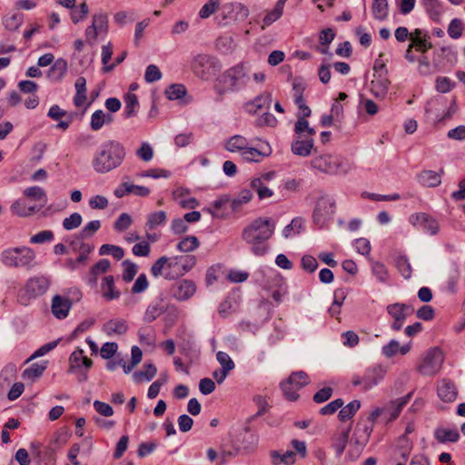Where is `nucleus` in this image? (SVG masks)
<instances>
[{
    "label": "nucleus",
    "mask_w": 465,
    "mask_h": 465,
    "mask_svg": "<svg viewBox=\"0 0 465 465\" xmlns=\"http://www.w3.org/2000/svg\"><path fill=\"white\" fill-rule=\"evenodd\" d=\"M275 230V223L269 217H259L246 225L242 231V240L251 246L257 256H263L269 250L268 240Z\"/></svg>",
    "instance_id": "nucleus-1"
},
{
    "label": "nucleus",
    "mask_w": 465,
    "mask_h": 465,
    "mask_svg": "<svg viewBox=\"0 0 465 465\" xmlns=\"http://www.w3.org/2000/svg\"><path fill=\"white\" fill-rule=\"evenodd\" d=\"M126 156V149L123 143L115 140L103 143L96 151L92 165L99 173H106L118 168Z\"/></svg>",
    "instance_id": "nucleus-2"
},
{
    "label": "nucleus",
    "mask_w": 465,
    "mask_h": 465,
    "mask_svg": "<svg viewBox=\"0 0 465 465\" xmlns=\"http://www.w3.org/2000/svg\"><path fill=\"white\" fill-rule=\"evenodd\" d=\"M249 76L242 64H237L224 71L218 76L215 90L222 96L226 93L235 92L243 87Z\"/></svg>",
    "instance_id": "nucleus-3"
},
{
    "label": "nucleus",
    "mask_w": 465,
    "mask_h": 465,
    "mask_svg": "<svg viewBox=\"0 0 465 465\" xmlns=\"http://www.w3.org/2000/svg\"><path fill=\"white\" fill-rule=\"evenodd\" d=\"M35 252L27 246L8 248L1 253V262L7 267L32 270L35 265Z\"/></svg>",
    "instance_id": "nucleus-4"
},
{
    "label": "nucleus",
    "mask_w": 465,
    "mask_h": 465,
    "mask_svg": "<svg viewBox=\"0 0 465 465\" xmlns=\"http://www.w3.org/2000/svg\"><path fill=\"white\" fill-rule=\"evenodd\" d=\"M50 286V280L45 275L29 278L24 288L20 290L17 301L22 305H27L32 299L45 294Z\"/></svg>",
    "instance_id": "nucleus-5"
},
{
    "label": "nucleus",
    "mask_w": 465,
    "mask_h": 465,
    "mask_svg": "<svg viewBox=\"0 0 465 465\" xmlns=\"http://www.w3.org/2000/svg\"><path fill=\"white\" fill-rule=\"evenodd\" d=\"M151 273L154 277L163 275L166 279H175L185 273L180 263L178 256L167 258L160 257L151 268Z\"/></svg>",
    "instance_id": "nucleus-6"
},
{
    "label": "nucleus",
    "mask_w": 465,
    "mask_h": 465,
    "mask_svg": "<svg viewBox=\"0 0 465 465\" xmlns=\"http://www.w3.org/2000/svg\"><path fill=\"white\" fill-rule=\"evenodd\" d=\"M191 68L196 76L206 81L216 74L220 64L216 58L209 54H198L193 59Z\"/></svg>",
    "instance_id": "nucleus-7"
},
{
    "label": "nucleus",
    "mask_w": 465,
    "mask_h": 465,
    "mask_svg": "<svg viewBox=\"0 0 465 465\" xmlns=\"http://www.w3.org/2000/svg\"><path fill=\"white\" fill-rule=\"evenodd\" d=\"M385 372L381 365H374L366 369L362 375L354 374L351 383L355 387L361 386L362 391H367L383 380Z\"/></svg>",
    "instance_id": "nucleus-8"
},
{
    "label": "nucleus",
    "mask_w": 465,
    "mask_h": 465,
    "mask_svg": "<svg viewBox=\"0 0 465 465\" xmlns=\"http://www.w3.org/2000/svg\"><path fill=\"white\" fill-rule=\"evenodd\" d=\"M311 165L313 169L327 174H338L347 172L343 168L342 161L332 154L316 156L311 161Z\"/></svg>",
    "instance_id": "nucleus-9"
},
{
    "label": "nucleus",
    "mask_w": 465,
    "mask_h": 465,
    "mask_svg": "<svg viewBox=\"0 0 465 465\" xmlns=\"http://www.w3.org/2000/svg\"><path fill=\"white\" fill-rule=\"evenodd\" d=\"M443 361L441 351L439 348H433L425 354L418 365V371L426 376L435 375L441 369Z\"/></svg>",
    "instance_id": "nucleus-10"
},
{
    "label": "nucleus",
    "mask_w": 465,
    "mask_h": 465,
    "mask_svg": "<svg viewBox=\"0 0 465 465\" xmlns=\"http://www.w3.org/2000/svg\"><path fill=\"white\" fill-rule=\"evenodd\" d=\"M310 382L308 374L302 371L292 372L290 377L281 383V389L286 400L294 401L298 400L299 394L296 391H291V387L295 385L296 390H300Z\"/></svg>",
    "instance_id": "nucleus-11"
},
{
    "label": "nucleus",
    "mask_w": 465,
    "mask_h": 465,
    "mask_svg": "<svg viewBox=\"0 0 465 465\" xmlns=\"http://www.w3.org/2000/svg\"><path fill=\"white\" fill-rule=\"evenodd\" d=\"M335 212V202L330 196L320 197L313 211L312 218L314 223L322 226Z\"/></svg>",
    "instance_id": "nucleus-12"
},
{
    "label": "nucleus",
    "mask_w": 465,
    "mask_h": 465,
    "mask_svg": "<svg viewBox=\"0 0 465 465\" xmlns=\"http://www.w3.org/2000/svg\"><path fill=\"white\" fill-rule=\"evenodd\" d=\"M413 308L404 303H393L387 307L388 313L393 318L394 322L391 328L394 331H400L403 326L404 321L407 316L413 312Z\"/></svg>",
    "instance_id": "nucleus-13"
},
{
    "label": "nucleus",
    "mask_w": 465,
    "mask_h": 465,
    "mask_svg": "<svg viewBox=\"0 0 465 465\" xmlns=\"http://www.w3.org/2000/svg\"><path fill=\"white\" fill-rule=\"evenodd\" d=\"M196 292V285L191 280H181L174 282L171 288L172 295L180 301L190 299Z\"/></svg>",
    "instance_id": "nucleus-14"
},
{
    "label": "nucleus",
    "mask_w": 465,
    "mask_h": 465,
    "mask_svg": "<svg viewBox=\"0 0 465 465\" xmlns=\"http://www.w3.org/2000/svg\"><path fill=\"white\" fill-rule=\"evenodd\" d=\"M410 223L414 226H420L431 235L439 232V224L435 219L425 213L412 214Z\"/></svg>",
    "instance_id": "nucleus-15"
},
{
    "label": "nucleus",
    "mask_w": 465,
    "mask_h": 465,
    "mask_svg": "<svg viewBox=\"0 0 465 465\" xmlns=\"http://www.w3.org/2000/svg\"><path fill=\"white\" fill-rule=\"evenodd\" d=\"M272 173H267L260 177L253 178L250 183L252 190L255 191L260 200H263L272 196L273 192L268 186L265 185V182L271 180Z\"/></svg>",
    "instance_id": "nucleus-16"
},
{
    "label": "nucleus",
    "mask_w": 465,
    "mask_h": 465,
    "mask_svg": "<svg viewBox=\"0 0 465 465\" xmlns=\"http://www.w3.org/2000/svg\"><path fill=\"white\" fill-rule=\"evenodd\" d=\"M72 307V301L69 298L55 295L52 299V313L57 319H64Z\"/></svg>",
    "instance_id": "nucleus-17"
},
{
    "label": "nucleus",
    "mask_w": 465,
    "mask_h": 465,
    "mask_svg": "<svg viewBox=\"0 0 465 465\" xmlns=\"http://www.w3.org/2000/svg\"><path fill=\"white\" fill-rule=\"evenodd\" d=\"M351 432V427H341L331 437V447L334 449L336 455L341 456L348 443L349 435Z\"/></svg>",
    "instance_id": "nucleus-18"
},
{
    "label": "nucleus",
    "mask_w": 465,
    "mask_h": 465,
    "mask_svg": "<svg viewBox=\"0 0 465 465\" xmlns=\"http://www.w3.org/2000/svg\"><path fill=\"white\" fill-rule=\"evenodd\" d=\"M313 149V139L312 136H303L302 138H297L292 143V152L294 154L300 156H308L311 154L312 150Z\"/></svg>",
    "instance_id": "nucleus-19"
},
{
    "label": "nucleus",
    "mask_w": 465,
    "mask_h": 465,
    "mask_svg": "<svg viewBox=\"0 0 465 465\" xmlns=\"http://www.w3.org/2000/svg\"><path fill=\"white\" fill-rule=\"evenodd\" d=\"M390 84L391 82L386 75L379 74L371 82V92L375 97L383 99L388 93Z\"/></svg>",
    "instance_id": "nucleus-20"
},
{
    "label": "nucleus",
    "mask_w": 465,
    "mask_h": 465,
    "mask_svg": "<svg viewBox=\"0 0 465 465\" xmlns=\"http://www.w3.org/2000/svg\"><path fill=\"white\" fill-rule=\"evenodd\" d=\"M272 103V95L269 93H264L257 96L253 101L248 102L244 104V109L249 114H256L260 110L268 109Z\"/></svg>",
    "instance_id": "nucleus-21"
},
{
    "label": "nucleus",
    "mask_w": 465,
    "mask_h": 465,
    "mask_svg": "<svg viewBox=\"0 0 465 465\" xmlns=\"http://www.w3.org/2000/svg\"><path fill=\"white\" fill-rule=\"evenodd\" d=\"M438 395L446 402H450L456 399L457 389L455 384L450 381L443 379L438 385Z\"/></svg>",
    "instance_id": "nucleus-22"
},
{
    "label": "nucleus",
    "mask_w": 465,
    "mask_h": 465,
    "mask_svg": "<svg viewBox=\"0 0 465 465\" xmlns=\"http://www.w3.org/2000/svg\"><path fill=\"white\" fill-rule=\"evenodd\" d=\"M128 330L127 322L123 319H114L105 322L103 331L108 335H123Z\"/></svg>",
    "instance_id": "nucleus-23"
},
{
    "label": "nucleus",
    "mask_w": 465,
    "mask_h": 465,
    "mask_svg": "<svg viewBox=\"0 0 465 465\" xmlns=\"http://www.w3.org/2000/svg\"><path fill=\"white\" fill-rule=\"evenodd\" d=\"M101 291L103 297L106 301L115 300L120 297V292L116 290L114 285V279L112 275L105 276L103 279L101 283Z\"/></svg>",
    "instance_id": "nucleus-24"
},
{
    "label": "nucleus",
    "mask_w": 465,
    "mask_h": 465,
    "mask_svg": "<svg viewBox=\"0 0 465 465\" xmlns=\"http://www.w3.org/2000/svg\"><path fill=\"white\" fill-rule=\"evenodd\" d=\"M434 438L440 443L457 442L460 439V433L456 429L439 427L434 430Z\"/></svg>",
    "instance_id": "nucleus-25"
},
{
    "label": "nucleus",
    "mask_w": 465,
    "mask_h": 465,
    "mask_svg": "<svg viewBox=\"0 0 465 465\" xmlns=\"http://www.w3.org/2000/svg\"><path fill=\"white\" fill-rule=\"evenodd\" d=\"M411 396L412 392H410L406 396L391 402L390 406L386 409V411L389 413L388 420L391 421L399 417L403 407L409 402Z\"/></svg>",
    "instance_id": "nucleus-26"
},
{
    "label": "nucleus",
    "mask_w": 465,
    "mask_h": 465,
    "mask_svg": "<svg viewBox=\"0 0 465 465\" xmlns=\"http://www.w3.org/2000/svg\"><path fill=\"white\" fill-rule=\"evenodd\" d=\"M70 365L72 370L79 369L82 366L88 370L92 367L93 361L90 358L84 356V351L78 348L70 356Z\"/></svg>",
    "instance_id": "nucleus-27"
},
{
    "label": "nucleus",
    "mask_w": 465,
    "mask_h": 465,
    "mask_svg": "<svg viewBox=\"0 0 465 465\" xmlns=\"http://www.w3.org/2000/svg\"><path fill=\"white\" fill-rule=\"evenodd\" d=\"M110 268V262L107 259H102L96 262L90 270L87 275L88 282L92 285L96 284L97 277L108 271Z\"/></svg>",
    "instance_id": "nucleus-28"
},
{
    "label": "nucleus",
    "mask_w": 465,
    "mask_h": 465,
    "mask_svg": "<svg viewBox=\"0 0 465 465\" xmlns=\"http://www.w3.org/2000/svg\"><path fill=\"white\" fill-rule=\"evenodd\" d=\"M249 145L248 140L242 135H233L225 143V149L232 153H242Z\"/></svg>",
    "instance_id": "nucleus-29"
},
{
    "label": "nucleus",
    "mask_w": 465,
    "mask_h": 465,
    "mask_svg": "<svg viewBox=\"0 0 465 465\" xmlns=\"http://www.w3.org/2000/svg\"><path fill=\"white\" fill-rule=\"evenodd\" d=\"M124 116L126 119L132 118L137 114V111L139 108V102L136 94L128 93L124 96Z\"/></svg>",
    "instance_id": "nucleus-30"
},
{
    "label": "nucleus",
    "mask_w": 465,
    "mask_h": 465,
    "mask_svg": "<svg viewBox=\"0 0 465 465\" xmlns=\"http://www.w3.org/2000/svg\"><path fill=\"white\" fill-rule=\"evenodd\" d=\"M419 181L421 184L427 187H436L441 183L440 173L431 170L421 172L419 174Z\"/></svg>",
    "instance_id": "nucleus-31"
},
{
    "label": "nucleus",
    "mask_w": 465,
    "mask_h": 465,
    "mask_svg": "<svg viewBox=\"0 0 465 465\" xmlns=\"http://www.w3.org/2000/svg\"><path fill=\"white\" fill-rule=\"evenodd\" d=\"M306 117L307 116L298 115V120L295 123L294 132L296 135H299V138L313 136L315 134V130L309 126Z\"/></svg>",
    "instance_id": "nucleus-32"
},
{
    "label": "nucleus",
    "mask_w": 465,
    "mask_h": 465,
    "mask_svg": "<svg viewBox=\"0 0 465 465\" xmlns=\"http://www.w3.org/2000/svg\"><path fill=\"white\" fill-rule=\"evenodd\" d=\"M230 202L231 200L228 197H222L214 201L212 205L205 208L204 211L208 212L214 218H223L225 214L223 209L227 203H230Z\"/></svg>",
    "instance_id": "nucleus-33"
},
{
    "label": "nucleus",
    "mask_w": 465,
    "mask_h": 465,
    "mask_svg": "<svg viewBox=\"0 0 465 465\" xmlns=\"http://www.w3.org/2000/svg\"><path fill=\"white\" fill-rule=\"evenodd\" d=\"M252 198V193L251 190L243 189L242 190L237 197L233 198L230 202V207L232 211L238 212L242 205L249 203Z\"/></svg>",
    "instance_id": "nucleus-34"
},
{
    "label": "nucleus",
    "mask_w": 465,
    "mask_h": 465,
    "mask_svg": "<svg viewBox=\"0 0 465 465\" xmlns=\"http://www.w3.org/2000/svg\"><path fill=\"white\" fill-rule=\"evenodd\" d=\"M11 209L15 214L21 217L31 215L37 211L35 206L27 205L24 200L15 202Z\"/></svg>",
    "instance_id": "nucleus-35"
},
{
    "label": "nucleus",
    "mask_w": 465,
    "mask_h": 465,
    "mask_svg": "<svg viewBox=\"0 0 465 465\" xmlns=\"http://www.w3.org/2000/svg\"><path fill=\"white\" fill-rule=\"evenodd\" d=\"M361 407V402L358 400H354L343 408L339 412V419L341 421L348 420L351 419L355 413L359 411Z\"/></svg>",
    "instance_id": "nucleus-36"
},
{
    "label": "nucleus",
    "mask_w": 465,
    "mask_h": 465,
    "mask_svg": "<svg viewBox=\"0 0 465 465\" xmlns=\"http://www.w3.org/2000/svg\"><path fill=\"white\" fill-rule=\"evenodd\" d=\"M156 371H157L156 367L153 364H151V363L144 364L143 370L135 371L133 374V377L136 382H142L145 380L150 381L151 379H153L155 376Z\"/></svg>",
    "instance_id": "nucleus-37"
},
{
    "label": "nucleus",
    "mask_w": 465,
    "mask_h": 465,
    "mask_svg": "<svg viewBox=\"0 0 465 465\" xmlns=\"http://www.w3.org/2000/svg\"><path fill=\"white\" fill-rule=\"evenodd\" d=\"M185 193H187V192L183 189H177L173 192V198L183 208L194 209L197 207L199 203L195 198L190 197L187 199H183Z\"/></svg>",
    "instance_id": "nucleus-38"
},
{
    "label": "nucleus",
    "mask_w": 465,
    "mask_h": 465,
    "mask_svg": "<svg viewBox=\"0 0 465 465\" xmlns=\"http://www.w3.org/2000/svg\"><path fill=\"white\" fill-rule=\"evenodd\" d=\"M295 452L292 450H288L284 454H280L276 450L271 452L273 465H279L280 463L286 465L293 464L295 462Z\"/></svg>",
    "instance_id": "nucleus-39"
},
{
    "label": "nucleus",
    "mask_w": 465,
    "mask_h": 465,
    "mask_svg": "<svg viewBox=\"0 0 465 465\" xmlns=\"http://www.w3.org/2000/svg\"><path fill=\"white\" fill-rule=\"evenodd\" d=\"M46 369V362L34 363L23 372V378L34 381L36 378L40 377L44 371Z\"/></svg>",
    "instance_id": "nucleus-40"
},
{
    "label": "nucleus",
    "mask_w": 465,
    "mask_h": 465,
    "mask_svg": "<svg viewBox=\"0 0 465 465\" xmlns=\"http://www.w3.org/2000/svg\"><path fill=\"white\" fill-rule=\"evenodd\" d=\"M372 14L375 19L382 21L388 16L387 0H374L372 4Z\"/></svg>",
    "instance_id": "nucleus-41"
},
{
    "label": "nucleus",
    "mask_w": 465,
    "mask_h": 465,
    "mask_svg": "<svg viewBox=\"0 0 465 465\" xmlns=\"http://www.w3.org/2000/svg\"><path fill=\"white\" fill-rule=\"evenodd\" d=\"M166 222V213L164 211H158L152 213L148 215L146 222V228L150 231L153 230L158 225L163 224Z\"/></svg>",
    "instance_id": "nucleus-42"
},
{
    "label": "nucleus",
    "mask_w": 465,
    "mask_h": 465,
    "mask_svg": "<svg viewBox=\"0 0 465 465\" xmlns=\"http://www.w3.org/2000/svg\"><path fill=\"white\" fill-rule=\"evenodd\" d=\"M199 245L200 242L197 237L192 235L184 237L181 242H179L177 244V249L183 252H189L197 249Z\"/></svg>",
    "instance_id": "nucleus-43"
},
{
    "label": "nucleus",
    "mask_w": 465,
    "mask_h": 465,
    "mask_svg": "<svg viewBox=\"0 0 465 465\" xmlns=\"http://www.w3.org/2000/svg\"><path fill=\"white\" fill-rule=\"evenodd\" d=\"M424 5L430 17L434 21H439L442 13L440 3L438 0H425Z\"/></svg>",
    "instance_id": "nucleus-44"
},
{
    "label": "nucleus",
    "mask_w": 465,
    "mask_h": 465,
    "mask_svg": "<svg viewBox=\"0 0 465 465\" xmlns=\"http://www.w3.org/2000/svg\"><path fill=\"white\" fill-rule=\"evenodd\" d=\"M303 219L300 217L292 219L291 223L287 225L282 231L284 237L289 238L292 235L299 234L303 228Z\"/></svg>",
    "instance_id": "nucleus-45"
},
{
    "label": "nucleus",
    "mask_w": 465,
    "mask_h": 465,
    "mask_svg": "<svg viewBox=\"0 0 465 465\" xmlns=\"http://www.w3.org/2000/svg\"><path fill=\"white\" fill-rule=\"evenodd\" d=\"M164 312V307L161 302L152 303L146 309L144 313V320L147 322H152L156 320Z\"/></svg>",
    "instance_id": "nucleus-46"
},
{
    "label": "nucleus",
    "mask_w": 465,
    "mask_h": 465,
    "mask_svg": "<svg viewBox=\"0 0 465 465\" xmlns=\"http://www.w3.org/2000/svg\"><path fill=\"white\" fill-rule=\"evenodd\" d=\"M395 266L405 279H410L411 277L412 269L406 256L397 257L395 260Z\"/></svg>",
    "instance_id": "nucleus-47"
},
{
    "label": "nucleus",
    "mask_w": 465,
    "mask_h": 465,
    "mask_svg": "<svg viewBox=\"0 0 465 465\" xmlns=\"http://www.w3.org/2000/svg\"><path fill=\"white\" fill-rule=\"evenodd\" d=\"M99 254L100 255H108L109 254V255H112L114 258H115L117 261H120L124 257V252L123 248L116 246V245L103 244L100 247Z\"/></svg>",
    "instance_id": "nucleus-48"
},
{
    "label": "nucleus",
    "mask_w": 465,
    "mask_h": 465,
    "mask_svg": "<svg viewBox=\"0 0 465 465\" xmlns=\"http://www.w3.org/2000/svg\"><path fill=\"white\" fill-rule=\"evenodd\" d=\"M24 194L25 197L31 198L35 201H42L43 203L41 205L44 206L46 203V194L45 191L38 186L28 187L25 190Z\"/></svg>",
    "instance_id": "nucleus-49"
},
{
    "label": "nucleus",
    "mask_w": 465,
    "mask_h": 465,
    "mask_svg": "<svg viewBox=\"0 0 465 465\" xmlns=\"http://www.w3.org/2000/svg\"><path fill=\"white\" fill-rule=\"evenodd\" d=\"M67 72V63L64 59L57 60L50 68L49 75L55 78L61 79Z\"/></svg>",
    "instance_id": "nucleus-50"
},
{
    "label": "nucleus",
    "mask_w": 465,
    "mask_h": 465,
    "mask_svg": "<svg viewBox=\"0 0 465 465\" xmlns=\"http://www.w3.org/2000/svg\"><path fill=\"white\" fill-rule=\"evenodd\" d=\"M242 157L248 162H260L266 154L262 153L260 150L248 145L241 153Z\"/></svg>",
    "instance_id": "nucleus-51"
},
{
    "label": "nucleus",
    "mask_w": 465,
    "mask_h": 465,
    "mask_svg": "<svg viewBox=\"0 0 465 465\" xmlns=\"http://www.w3.org/2000/svg\"><path fill=\"white\" fill-rule=\"evenodd\" d=\"M93 27L96 28L100 33L105 34L108 28V18L104 13L95 14L92 21Z\"/></svg>",
    "instance_id": "nucleus-52"
},
{
    "label": "nucleus",
    "mask_w": 465,
    "mask_h": 465,
    "mask_svg": "<svg viewBox=\"0 0 465 465\" xmlns=\"http://www.w3.org/2000/svg\"><path fill=\"white\" fill-rule=\"evenodd\" d=\"M343 299V292L341 290L335 291L333 303L329 309V312L331 317L338 318V316L340 315Z\"/></svg>",
    "instance_id": "nucleus-53"
},
{
    "label": "nucleus",
    "mask_w": 465,
    "mask_h": 465,
    "mask_svg": "<svg viewBox=\"0 0 465 465\" xmlns=\"http://www.w3.org/2000/svg\"><path fill=\"white\" fill-rule=\"evenodd\" d=\"M23 20V15L14 14L9 17L5 18L3 24L7 30L15 31L21 26Z\"/></svg>",
    "instance_id": "nucleus-54"
},
{
    "label": "nucleus",
    "mask_w": 465,
    "mask_h": 465,
    "mask_svg": "<svg viewBox=\"0 0 465 465\" xmlns=\"http://www.w3.org/2000/svg\"><path fill=\"white\" fill-rule=\"evenodd\" d=\"M106 114L103 110H96L91 116L90 126L94 131L100 130L105 124Z\"/></svg>",
    "instance_id": "nucleus-55"
},
{
    "label": "nucleus",
    "mask_w": 465,
    "mask_h": 465,
    "mask_svg": "<svg viewBox=\"0 0 465 465\" xmlns=\"http://www.w3.org/2000/svg\"><path fill=\"white\" fill-rule=\"evenodd\" d=\"M234 46L233 38L231 35L220 36L216 40V47L223 53L232 52Z\"/></svg>",
    "instance_id": "nucleus-56"
},
{
    "label": "nucleus",
    "mask_w": 465,
    "mask_h": 465,
    "mask_svg": "<svg viewBox=\"0 0 465 465\" xmlns=\"http://www.w3.org/2000/svg\"><path fill=\"white\" fill-rule=\"evenodd\" d=\"M463 26L460 19L454 18L450 21L448 27V34L453 39H458L462 35Z\"/></svg>",
    "instance_id": "nucleus-57"
},
{
    "label": "nucleus",
    "mask_w": 465,
    "mask_h": 465,
    "mask_svg": "<svg viewBox=\"0 0 465 465\" xmlns=\"http://www.w3.org/2000/svg\"><path fill=\"white\" fill-rule=\"evenodd\" d=\"M185 93V87L183 84H172L165 91V94L169 100L182 98Z\"/></svg>",
    "instance_id": "nucleus-58"
},
{
    "label": "nucleus",
    "mask_w": 465,
    "mask_h": 465,
    "mask_svg": "<svg viewBox=\"0 0 465 465\" xmlns=\"http://www.w3.org/2000/svg\"><path fill=\"white\" fill-rule=\"evenodd\" d=\"M136 155L144 162H149L153 157V150L148 143H143L136 151Z\"/></svg>",
    "instance_id": "nucleus-59"
},
{
    "label": "nucleus",
    "mask_w": 465,
    "mask_h": 465,
    "mask_svg": "<svg viewBox=\"0 0 465 465\" xmlns=\"http://www.w3.org/2000/svg\"><path fill=\"white\" fill-rule=\"evenodd\" d=\"M411 48H415L417 52L425 54L429 49L432 48L430 36L425 35L423 39H417L414 43H411Z\"/></svg>",
    "instance_id": "nucleus-60"
},
{
    "label": "nucleus",
    "mask_w": 465,
    "mask_h": 465,
    "mask_svg": "<svg viewBox=\"0 0 465 465\" xmlns=\"http://www.w3.org/2000/svg\"><path fill=\"white\" fill-rule=\"evenodd\" d=\"M219 7L218 0H209L200 10L199 15L201 18H208Z\"/></svg>",
    "instance_id": "nucleus-61"
},
{
    "label": "nucleus",
    "mask_w": 465,
    "mask_h": 465,
    "mask_svg": "<svg viewBox=\"0 0 465 465\" xmlns=\"http://www.w3.org/2000/svg\"><path fill=\"white\" fill-rule=\"evenodd\" d=\"M132 217L128 213H122L115 221L114 228L118 232L125 231L132 224Z\"/></svg>",
    "instance_id": "nucleus-62"
},
{
    "label": "nucleus",
    "mask_w": 465,
    "mask_h": 465,
    "mask_svg": "<svg viewBox=\"0 0 465 465\" xmlns=\"http://www.w3.org/2000/svg\"><path fill=\"white\" fill-rule=\"evenodd\" d=\"M161 77H162V73L156 65L150 64L147 66L145 74H144V79L147 83L156 82V81L160 80Z\"/></svg>",
    "instance_id": "nucleus-63"
},
{
    "label": "nucleus",
    "mask_w": 465,
    "mask_h": 465,
    "mask_svg": "<svg viewBox=\"0 0 465 465\" xmlns=\"http://www.w3.org/2000/svg\"><path fill=\"white\" fill-rule=\"evenodd\" d=\"M81 223L82 216L78 213H74L64 220L63 226L66 230H73L79 227Z\"/></svg>",
    "instance_id": "nucleus-64"
}]
</instances>
